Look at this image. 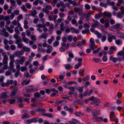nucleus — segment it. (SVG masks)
I'll use <instances>...</instances> for the list:
<instances>
[{"label": "nucleus", "mask_w": 124, "mask_h": 124, "mask_svg": "<svg viewBox=\"0 0 124 124\" xmlns=\"http://www.w3.org/2000/svg\"><path fill=\"white\" fill-rule=\"evenodd\" d=\"M70 45V44L69 43H62V46L59 49L60 51L62 52H64L65 50H67L69 48Z\"/></svg>", "instance_id": "obj_1"}, {"label": "nucleus", "mask_w": 124, "mask_h": 124, "mask_svg": "<svg viewBox=\"0 0 124 124\" xmlns=\"http://www.w3.org/2000/svg\"><path fill=\"white\" fill-rule=\"evenodd\" d=\"M109 60L114 63L116 62L117 61L120 62L122 60V58L121 57L118 56L117 58L113 56H111L109 57Z\"/></svg>", "instance_id": "obj_2"}, {"label": "nucleus", "mask_w": 124, "mask_h": 124, "mask_svg": "<svg viewBox=\"0 0 124 124\" xmlns=\"http://www.w3.org/2000/svg\"><path fill=\"white\" fill-rule=\"evenodd\" d=\"M0 34L1 35H4L5 37H8L9 35V33L7 31V30L5 28H3L2 30H0Z\"/></svg>", "instance_id": "obj_3"}, {"label": "nucleus", "mask_w": 124, "mask_h": 124, "mask_svg": "<svg viewBox=\"0 0 124 124\" xmlns=\"http://www.w3.org/2000/svg\"><path fill=\"white\" fill-rule=\"evenodd\" d=\"M90 42L91 44H90V47L92 50L96 48L95 46V44L94 43V39L93 38H91L90 39Z\"/></svg>", "instance_id": "obj_4"}, {"label": "nucleus", "mask_w": 124, "mask_h": 124, "mask_svg": "<svg viewBox=\"0 0 124 124\" xmlns=\"http://www.w3.org/2000/svg\"><path fill=\"white\" fill-rule=\"evenodd\" d=\"M74 11L75 13H78L79 15H81L83 14L82 9L79 8L77 7L74 8Z\"/></svg>", "instance_id": "obj_5"}, {"label": "nucleus", "mask_w": 124, "mask_h": 124, "mask_svg": "<svg viewBox=\"0 0 124 124\" xmlns=\"http://www.w3.org/2000/svg\"><path fill=\"white\" fill-rule=\"evenodd\" d=\"M108 40L109 42H111L112 41V39L115 40L116 38V37L114 35H113L111 34H109L108 35Z\"/></svg>", "instance_id": "obj_6"}, {"label": "nucleus", "mask_w": 124, "mask_h": 124, "mask_svg": "<svg viewBox=\"0 0 124 124\" xmlns=\"http://www.w3.org/2000/svg\"><path fill=\"white\" fill-rule=\"evenodd\" d=\"M114 111H112L110 112V119H113L115 121V123H116L118 122L117 119L116 118L114 114Z\"/></svg>", "instance_id": "obj_7"}, {"label": "nucleus", "mask_w": 124, "mask_h": 124, "mask_svg": "<svg viewBox=\"0 0 124 124\" xmlns=\"http://www.w3.org/2000/svg\"><path fill=\"white\" fill-rule=\"evenodd\" d=\"M103 15L104 16L108 18H110L112 16L111 13L109 12H104L103 13Z\"/></svg>", "instance_id": "obj_8"}, {"label": "nucleus", "mask_w": 124, "mask_h": 124, "mask_svg": "<svg viewBox=\"0 0 124 124\" xmlns=\"http://www.w3.org/2000/svg\"><path fill=\"white\" fill-rule=\"evenodd\" d=\"M24 53V52L22 50H21L20 51H18L16 52L14 54L16 56L19 57L20 56L23 55Z\"/></svg>", "instance_id": "obj_9"}, {"label": "nucleus", "mask_w": 124, "mask_h": 124, "mask_svg": "<svg viewBox=\"0 0 124 124\" xmlns=\"http://www.w3.org/2000/svg\"><path fill=\"white\" fill-rule=\"evenodd\" d=\"M80 121L75 119L73 118L72 119L71 121H70L69 122L70 124H77V123H80Z\"/></svg>", "instance_id": "obj_10"}, {"label": "nucleus", "mask_w": 124, "mask_h": 124, "mask_svg": "<svg viewBox=\"0 0 124 124\" xmlns=\"http://www.w3.org/2000/svg\"><path fill=\"white\" fill-rule=\"evenodd\" d=\"M10 1L11 4V6L10 7V8L12 9L15 8L16 7V2L14 0H10Z\"/></svg>", "instance_id": "obj_11"}, {"label": "nucleus", "mask_w": 124, "mask_h": 124, "mask_svg": "<svg viewBox=\"0 0 124 124\" xmlns=\"http://www.w3.org/2000/svg\"><path fill=\"white\" fill-rule=\"evenodd\" d=\"M36 7L33 8L31 12V15L32 16H34L37 14V12L36 10Z\"/></svg>", "instance_id": "obj_12"}, {"label": "nucleus", "mask_w": 124, "mask_h": 124, "mask_svg": "<svg viewBox=\"0 0 124 124\" xmlns=\"http://www.w3.org/2000/svg\"><path fill=\"white\" fill-rule=\"evenodd\" d=\"M102 15H103V14L101 12L98 14H95L94 15V18L97 19H99L101 17Z\"/></svg>", "instance_id": "obj_13"}, {"label": "nucleus", "mask_w": 124, "mask_h": 124, "mask_svg": "<svg viewBox=\"0 0 124 124\" xmlns=\"http://www.w3.org/2000/svg\"><path fill=\"white\" fill-rule=\"evenodd\" d=\"M7 93L6 92L2 93L1 94L0 98L1 99H4L7 98L8 97L7 95Z\"/></svg>", "instance_id": "obj_14"}, {"label": "nucleus", "mask_w": 124, "mask_h": 124, "mask_svg": "<svg viewBox=\"0 0 124 124\" xmlns=\"http://www.w3.org/2000/svg\"><path fill=\"white\" fill-rule=\"evenodd\" d=\"M48 36V33L46 32H44L42 34L40 35L39 38L40 39H46Z\"/></svg>", "instance_id": "obj_15"}, {"label": "nucleus", "mask_w": 124, "mask_h": 124, "mask_svg": "<svg viewBox=\"0 0 124 124\" xmlns=\"http://www.w3.org/2000/svg\"><path fill=\"white\" fill-rule=\"evenodd\" d=\"M20 60H19L20 62V64L22 65L25 61V58L24 56H22L20 57Z\"/></svg>", "instance_id": "obj_16"}, {"label": "nucleus", "mask_w": 124, "mask_h": 124, "mask_svg": "<svg viewBox=\"0 0 124 124\" xmlns=\"http://www.w3.org/2000/svg\"><path fill=\"white\" fill-rule=\"evenodd\" d=\"M55 39L54 37L53 36H52L51 37V39H49L47 40L48 43L49 44H51L53 41Z\"/></svg>", "instance_id": "obj_17"}, {"label": "nucleus", "mask_w": 124, "mask_h": 124, "mask_svg": "<svg viewBox=\"0 0 124 124\" xmlns=\"http://www.w3.org/2000/svg\"><path fill=\"white\" fill-rule=\"evenodd\" d=\"M22 49L24 51L29 52H30L31 49L30 48L27 46H24L23 47Z\"/></svg>", "instance_id": "obj_18"}, {"label": "nucleus", "mask_w": 124, "mask_h": 124, "mask_svg": "<svg viewBox=\"0 0 124 124\" xmlns=\"http://www.w3.org/2000/svg\"><path fill=\"white\" fill-rule=\"evenodd\" d=\"M12 24L14 25L20 26V24L18 21H17L16 20H14L12 22Z\"/></svg>", "instance_id": "obj_19"}, {"label": "nucleus", "mask_w": 124, "mask_h": 124, "mask_svg": "<svg viewBox=\"0 0 124 124\" xmlns=\"http://www.w3.org/2000/svg\"><path fill=\"white\" fill-rule=\"evenodd\" d=\"M123 15L121 13L120 11L117 12L116 14V16L117 17L120 18H122L123 16Z\"/></svg>", "instance_id": "obj_20"}, {"label": "nucleus", "mask_w": 124, "mask_h": 124, "mask_svg": "<svg viewBox=\"0 0 124 124\" xmlns=\"http://www.w3.org/2000/svg\"><path fill=\"white\" fill-rule=\"evenodd\" d=\"M14 60H10L9 62V64L10 66L9 68H12L14 67L15 66L14 64Z\"/></svg>", "instance_id": "obj_21"}, {"label": "nucleus", "mask_w": 124, "mask_h": 124, "mask_svg": "<svg viewBox=\"0 0 124 124\" xmlns=\"http://www.w3.org/2000/svg\"><path fill=\"white\" fill-rule=\"evenodd\" d=\"M6 30L7 29V30L9 33H11L14 32V30L13 29L10 28L9 26H6Z\"/></svg>", "instance_id": "obj_22"}, {"label": "nucleus", "mask_w": 124, "mask_h": 124, "mask_svg": "<svg viewBox=\"0 0 124 124\" xmlns=\"http://www.w3.org/2000/svg\"><path fill=\"white\" fill-rule=\"evenodd\" d=\"M92 114L94 118H96L97 116V111L95 110H94L92 112Z\"/></svg>", "instance_id": "obj_23"}, {"label": "nucleus", "mask_w": 124, "mask_h": 124, "mask_svg": "<svg viewBox=\"0 0 124 124\" xmlns=\"http://www.w3.org/2000/svg\"><path fill=\"white\" fill-rule=\"evenodd\" d=\"M94 119H95L96 121L100 122H102L103 119V118L99 116L98 117L97 116L96 118H95Z\"/></svg>", "instance_id": "obj_24"}, {"label": "nucleus", "mask_w": 124, "mask_h": 124, "mask_svg": "<svg viewBox=\"0 0 124 124\" xmlns=\"http://www.w3.org/2000/svg\"><path fill=\"white\" fill-rule=\"evenodd\" d=\"M117 55L123 56H124V52L122 50L120 51L117 53Z\"/></svg>", "instance_id": "obj_25"}, {"label": "nucleus", "mask_w": 124, "mask_h": 124, "mask_svg": "<svg viewBox=\"0 0 124 124\" xmlns=\"http://www.w3.org/2000/svg\"><path fill=\"white\" fill-rule=\"evenodd\" d=\"M36 26L37 28H44L45 27V24H39L36 25Z\"/></svg>", "instance_id": "obj_26"}, {"label": "nucleus", "mask_w": 124, "mask_h": 124, "mask_svg": "<svg viewBox=\"0 0 124 124\" xmlns=\"http://www.w3.org/2000/svg\"><path fill=\"white\" fill-rule=\"evenodd\" d=\"M42 10L43 12H45L47 15H49L50 12L48 10L44 8H43Z\"/></svg>", "instance_id": "obj_27"}, {"label": "nucleus", "mask_w": 124, "mask_h": 124, "mask_svg": "<svg viewBox=\"0 0 124 124\" xmlns=\"http://www.w3.org/2000/svg\"><path fill=\"white\" fill-rule=\"evenodd\" d=\"M44 6H46V9L48 10H51L52 9V7L51 5H46V3L44 4Z\"/></svg>", "instance_id": "obj_28"}, {"label": "nucleus", "mask_w": 124, "mask_h": 124, "mask_svg": "<svg viewBox=\"0 0 124 124\" xmlns=\"http://www.w3.org/2000/svg\"><path fill=\"white\" fill-rule=\"evenodd\" d=\"M28 70L26 66H21L20 68V70L22 72H24L27 70Z\"/></svg>", "instance_id": "obj_29"}, {"label": "nucleus", "mask_w": 124, "mask_h": 124, "mask_svg": "<svg viewBox=\"0 0 124 124\" xmlns=\"http://www.w3.org/2000/svg\"><path fill=\"white\" fill-rule=\"evenodd\" d=\"M23 41L25 42L26 44H28L29 42V39H28L26 37L22 38Z\"/></svg>", "instance_id": "obj_30"}, {"label": "nucleus", "mask_w": 124, "mask_h": 124, "mask_svg": "<svg viewBox=\"0 0 124 124\" xmlns=\"http://www.w3.org/2000/svg\"><path fill=\"white\" fill-rule=\"evenodd\" d=\"M31 76L30 75L29 73L27 71H25L24 73V77L27 78H30Z\"/></svg>", "instance_id": "obj_31"}, {"label": "nucleus", "mask_w": 124, "mask_h": 124, "mask_svg": "<svg viewBox=\"0 0 124 124\" xmlns=\"http://www.w3.org/2000/svg\"><path fill=\"white\" fill-rule=\"evenodd\" d=\"M107 20V21L105 23L104 25V26L106 28H107L109 26V20L108 19H106Z\"/></svg>", "instance_id": "obj_32"}, {"label": "nucleus", "mask_w": 124, "mask_h": 124, "mask_svg": "<svg viewBox=\"0 0 124 124\" xmlns=\"http://www.w3.org/2000/svg\"><path fill=\"white\" fill-rule=\"evenodd\" d=\"M34 96L35 97L38 99L40 97L41 95L39 93L36 92L34 93Z\"/></svg>", "instance_id": "obj_33"}, {"label": "nucleus", "mask_w": 124, "mask_h": 124, "mask_svg": "<svg viewBox=\"0 0 124 124\" xmlns=\"http://www.w3.org/2000/svg\"><path fill=\"white\" fill-rule=\"evenodd\" d=\"M30 82V81H27L26 80H25L23 81L21 84L22 85H25L28 84Z\"/></svg>", "instance_id": "obj_34"}, {"label": "nucleus", "mask_w": 124, "mask_h": 124, "mask_svg": "<svg viewBox=\"0 0 124 124\" xmlns=\"http://www.w3.org/2000/svg\"><path fill=\"white\" fill-rule=\"evenodd\" d=\"M65 69L67 70H69L72 68V66L70 64H67L65 65Z\"/></svg>", "instance_id": "obj_35"}, {"label": "nucleus", "mask_w": 124, "mask_h": 124, "mask_svg": "<svg viewBox=\"0 0 124 124\" xmlns=\"http://www.w3.org/2000/svg\"><path fill=\"white\" fill-rule=\"evenodd\" d=\"M115 42L117 45H119L122 43V41L121 39L116 40Z\"/></svg>", "instance_id": "obj_36"}, {"label": "nucleus", "mask_w": 124, "mask_h": 124, "mask_svg": "<svg viewBox=\"0 0 124 124\" xmlns=\"http://www.w3.org/2000/svg\"><path fill=\"white\" fill-rule=\"evenodd\" d=\"M75 114L76 116L78 117H80L84 115L82 113L78 112H76L75 113Z\"/></svg>", "instance_id": "obj_37"}, {"label": "nucleus", "mask_w": 124, "mask_h": 124, "mask_svg": "<svg viewBox=\"0 0 124 124\" xmlns=\"http://www.w3.org/2000/svg\"><path fill=\"white\" fill-rule=\"evenodd\" d=\"M59 44V42L57 41H55L53 43V46L56 47L58 46Z\"/></svg>", "instance_id": "obj_38"}, {"label": "nucleus", "mask_w": 124, "mask_h": 124, "mask_svg": "<svg viewBox=\"0 0 124 124\" xmlns=\"http://www.w3.org/2000/svg\"><path fill=\"white\" fill-rule=\"evenodd\" d=\"M72 4L73 6H79L80 4V3L79 2L77 3L75 1H73V2L72 3Z\"/></svg>", "instance_id": "obj_39"}, {"label": "nucleus", "mask_w": 124, "mask_h": 124, "mask_svg": "<svg viewBox=\"0 0 124 124\" xmlns=\"http://www.w3.org/2000/svg\"><path fill=\"white\" fill-rule=\"evenodd\" d=\"M91 15V13H85L84 14L85 16L86 19H87L90 17V16Z\"/></svg>", "instance_id": "obj_40"}, {"label": "nucleus", "mask_w": 124, "mask_h": 124, "mask_svg": "<svg viewBox=\"0 0 124 124\" xmlns=\"http://www.w3.org/2000/svg\"><path fill=\"white\" fill-rule=\"evenodd\" d=\"M123 1V0H118V2L116 4V5L118 6H121Z\"/></svg>", "instance_id": "obj_41"}, {"label": "nucleus", "mask_w": 124, "mask_h": 124, "mask_svg": "<svg viewBox=\"0 0 124 124\" xmlns=\"http://www.w3.org/2000/svg\"><path fill=\"white\" fill-rule=\"evenodd\" d=\"M30 37L31 39L33 41H35L36 40V37L34 35H33V34H31L30 35Z\"/></svg>", "instance_id": "obj_42"}, {"label": "nucleus", "mask_w": 124, "mask_h": 124, "mask_svg": "<svg viewBox=\"0 0 124 124\" xmlns=\"http://www.w3.org/2000/svg\"><path fill=\"white\" fill-rule=\"evenodd\" d=\"M25 6L28 9H30L31 7V6L29 3H26L25 4Z\"/></svg>", "instance_id": "obj_43"}, {"label": "nucleus", "mask_w": 124, "mask_h": 124, "mask_svg": "<svg viewBox=\"0 0 124 124\" xmlns=\"http://www.w3.org/2000/svg\"><path fill=\"white\" fill-rule=\"evenodd\" d=\"M5 25L4 22L3 21H1L0 22V27L3 28Z\"/></svg>", "instance_id": "obj_44"}, {"label": "nucleus", "mask_w": 124, "mask_h": 124, "mask_svg": "<svg viewBox=\"0 0 124 124\" xmlns=\"http://www.w3.org/2000/svg\"><path fill=\"white\" fill-rule=\"evenodd\" d=\"M18 26L16 27L15 28V31L16 34H18L20 33V32L18 30Z\"/></svg>", "instance_id": "obj_45"}, {"label": "nucleus", "mask_w": 124, "mask_h": 124, "mask_svg": "<svg viewBox=\"0 0 124 124\" xmlns=\"http://www.w3.org/2000/svg\"><path fill=\"white\" fill-rule=\"evenodd\" d=\"M120 26V24L119 23H117L115 25L112 26V28L114 29H116Z\"/></svg>", "instance_id": "obj_46"}, {"label": "nucleus", "mask_w": 124, "mask_h": 124, "mask_svg": "<svg viewBox=\"0 0 124 124\" xmlns=\"http://www.w3.org/2000/svg\"><path fill=\"white\" fill-rule=\"evenodd\" d=\"M26 32L27 36H30L31 35V32L29 30H27Z\"/></svg>", "instance_id": "obj_47"}, {"label": "nucleus", "mask_w": 124, "mask_h": 124, "mask_svg": "<svg viewBox=\"0 0 124 124\" xmlns=\"http://www.w3.org/2000/svg\"><path fill=\"white\" fill-rule=\"evenodd\" d=\"M67 39L68 41L71 42L72 40L73 37L71 35H69L67 37Z\"/></svg>", "instance_id": "obj_48"}, {"label": "nucleus", "mask_w": 124, "mask_h": 124, "mask_svg": "<svg viewBox=\"0 0 124 124\" xmlns=\"http://www.w3.org/2000/svg\"><path fill=\"white\" fill-rule=\"evenodd\" d=\"M93 21L94 23L97 26H98L99 25L100 23L98 21L94 19H93Z\"/></svg>", "instance_id": "obj_49"}, {"label": "nucleus", "mask_w": 124, "mask_h": 124, "mask_svg": "<svg viewBox=\"0 0 124 124\" xmlns=\"http://www.w3.org/2000/svg\"><path fill=\"white\" fill-rule=\"evenodd\" d=\"M81 63H79L78 64H76L74 66V68L76 69H78L79 67L82 65Z\"/></svg>", "instance_id": "obj_50"}, {"label": "nucleus", "mask_w": 124, "mask_h": 124, "mask_svg": "<svg viewBox=\"0 0 124 124\" xmlns=\"http://www.w3.org/2000/svg\"><path fill=\"white\" fill-rule=\"evenodd\" d=\"M21 8L24 11L26 12L27 11V9L25 8L24 5H22Z\"/></svg>", "instance_id": "obj_51"}, {"label": "nucleus", "mask_w": 124, "mask_h": 124, "mask_svg": "<svg viewBox=\"0 0 124 124\" xmlns=\"http://www.w3.org/2000/svg\"><path fill=\"white\" fill-rule=\"evenodd\" d=\"M116 49L117 48L115 46H111L109 48V49L112 51L114 50L116 51Z\"/></svg>", "instance_id": "obj_52"}, {"label": "nucleus", "mask_w": 124, "mask_h": 124, "mask_svg": "<svg viewBox=\"0 0 124 124\" xmlns=\"http://www.w3.org/2000/svg\"><path fill=\"white\" fill-rule=\"evenodd\" d=\"M101 40L102 42H104L106 39L107 37L105 35L101 36Z\"/></svg>", "instance_id": "obj_53"}, {"label": "nucleus", "mask_w": 124, "mask_h": 124, "mask_svg": "<svg viewBox=\"0 0 124 124\" xmlns=\"http://www.w3.org/2000/svg\"><path fill=\"white\" fill-rule=\"evenodd\" d=\"M89 79V78L88 76H86L85 77H84L83 79V80L84 81H86L88 80Z\"/></svg>", "instance_id": "obj_54"}, {"label": "nucleus", "mask_w": 124, "mask_h": 124, "mask_svg": "<svg viewBox=\"0 0 124 124\" xmlns=\"http://www.w3.org/2000/svg\"><path fill=\"white\" fill-rule=\"evenodd\" d=\"M100 5L101 7H104L105 8H106L107 7V5L106 3L104 4L102 2H101L100 3Z\"/></svg>", "instance_id": "obj_55"}, {"label": "nucleus", "mask_w": 124, "mask_h": 124, "mask_svg": "<svg viewBox=\"0 0 124 124\" xmlns=\"http://www.w3.org/2000/svg\"><path fill=\"white\" fill-rule=\"evenodd\" d=\"M23 18L22 15H20L17 17V20L18 21H19L21 19H22Z\"/></svg>", "instance_id": "obj_56"}, {"label": "nucleus", "mask_w": 124, "mask_h": 124, "mask_svg": "<svg viewBox=\"0 0 124 124\" xmlns=\"http://www.w3.org/2000/svg\"><path fill=\"white\" fill-rule=\"evenodd\" d=\"M94 102L96 105H99L100 101L98 99H95V100L94 101Z\"/></svg>", "instance_id": "obj_57"}, {"label": "nucleus", "mask_w": 124, "mask_h": 124, "mask_svg": "<svg viewBox=\"0 0 124 124\" xmlns=\"http://www.w3.org/2000/svg\"><path fill=\"white\" fill-rule=\"evenodd\" d=\"M101 50V48H99L96 50L93 51V53L94 54H95L98 53Z\"/></svg>", "instance_id": "obj_58"}, {"label": "nucleus", "mask_w": 124, "mask_h": 124, "mask_svg": "<svg viewBox=\"0 0 124 124\" xmlns=\"http://www.w3.org/2000/svg\"><path fill=\"white\" fill-rule=\"evenodd\" d=\"M11 49L13 50H15L16 49V46L14 45H12L10 46Z\"/></svg>", "instance_id": "obj_59"}, {"label": "nucleus", "mask_w": 124, "mask_h": 124, "mask_svg": "<svg viewBox=\"0 0 124 124\" xmlns=\"http://www.w3.org/2000/svg\"><path fill=\"white\" fill-rule=\"evenodd\" d=\"M26 91L27 92H31L32 91L35 92V88H29Z\"/></svg>", "instance_id": "obj_60"}, {"label": "nucleus", "mask_w": 124, "mask_h": 124, "mask_svg": "<svg viewBox=\"0 0 124 124\" xmlns=\"http://www.w3.org/2000/svg\"><path fill=\"white\" fill-rule=\"evenodd\" d=\"M16 93L14 91H13L11 93V94L10 95V96L12 98L15 96Z\"/></svg>", "instance_id": "obj_61"}, {"label": "nucleus", "mask_w": 124, "mask_h": 124, "mask_svg": "<svg viewBox=\"0 0 124 124\" xmlns=\"http://www.w3.org/2000/svg\"><path fill=\"white\" fill-rule=\"evenodd\" d=\"M83 87L82 86L80 87H79L77 89L78 90V91L80 92L81 93L83 92Z\"/></svg>", "instance_id": "obj_62"}, {"label": "nucleus", "mask_w": 124, "mask_h": 124, "mask_svg": "<svg viewBox=\"0 0 124 124\" xmlns=\"http://www.w3.org/2000/svg\"><path fill=\"white\" fill-rule=\"evenodd\" d=\"M68 55L69 57L72 58H73L74 56L73 54L70 52H69Z\"/></svg>", "instance_id": "obj_63"}, {"label": "nucleus", "mask_w": 124, "mask_h": 124, "mask_svg": "<svg viewBox=\"0 0 124 124\" xmlns=\"http://www.w3.org/2000/svg\"><path fill=\"white\" fill-rule=\"evenodd\" d=\"M85 9L87 10H89L90 8V6L87 4H86L85 5Z\"/></svg>", "instance_id": "obj_64"}]
</instances>
